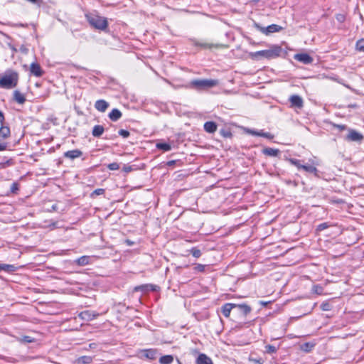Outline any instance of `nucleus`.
Returning a JSON list of instances; mask_svg holds the SVG:
<instances>
[{"mask_svg": "<svg viewBox=\"0 0 364 364\" xmlns=\"http://www.w3.org/2000/svg\"><path fill=\"white\" fill-rule=\"evenodd\" d=\"M92 360H93L92 357H91V356L83 355V356L79 357L76 360V363L77 364H90L92 362Z\"/></svg>", "mask_w": 364, "mask_h": 364, "instance_id": "28", "label": "nucleus"}, {"mask_svg": "<svg viewBox=\"0 0 364 364\" xmlns=\"http://www.w3.org/2000/svg\"><path fill=\"white\" fill-rule=\"evenodd\" d=\"M58 210V205L57 204H53L51 205L50 208L48 210V211H57Z\"/></svg>", "mask_w": 364, "mask_h": 364, "instance_id": "49", "label": "nucleus"}, {"mask_svg": "<svg viewBox=\"0 0 364 364\" xmlns=\"http://www.w3.org/2000/svg\"><path fill=\"white\" fill-rule=\"evenodd\" d=\"M277 350V348L272 345H267L265 346V352L269 354L276 353Z\"/></svg>", "mask_w": 364, "mask_h": 364, "instance_id": "36", "label": "nucleus"}, {"mask_svg": "<svg viewBox=\"0 0 364 364\" xmlns=\"http://www.w3.org/2000/svg\"><path fill=\"white\" fill-rule=\"evenodd\" d=\"M334 127L338 128L339 130H345L347 129V126L345 124H334Z\"/></svg>", "mask_w": 364, "mask_h": 364, "instance_id": "47", "label": "nucleus"}, {"mask_svg": "<svg viewBox=\"0 0 364 364\" xmlns=\"http://www.w3.org/2000/svg\"><path fill=\"white\" fill-rule=\"evenodd\" d=\"M89 259L88 256H82L76 260V262L78 265L85 266L89 263Z\"/></svg>", "mask_w": 364, "mask_h": 364, "instance_id": "32", "label": "nucleus"}, {"mask_svg": "<svg viewBox=\"0 0 364 364\" xmlns=\"http://www.w3.org/2000/svg\"><path fill=\"white\" fill-rule=\"evenodd\" d=\"M345 139L348 141H361L363 139V136L357 131L350 129Z\"/></svg>", "mask_w": 364, "mask_h": 364, "instance_id": "7", "label": "nucleus"}, {"mask_svg": "<svg viewBox=\"0 0 364 364\" xmlns=\"http://www.w3.org/2000/svg\"><path fill=\"white\" fill-rule=\"evenodd\" d=\"M121 117L122 112L118 109H113L109 114V119L113 122L117 121Z\"/></svg>", "mask_w": 364, "mask_h": 364, "instance_id": "23", "label": "nucleus"}, {"mask_svg": "<svg viewBox=\"0 0 364 364\" xmlns=\"http://www.w3.org/2000/svg\"><path fill=\"white\" fill-rule=\"evenodd\" d=\"M220 133L222 135H223L225 137H230L232 136V134L229 131H226L225 129H222L220 131Z\"/></svg>", "mask_w": 364, "mask_h": 364, "instance_id": "46", "label": "nucleus"}, {"mask_svg": "<svg viewBox=\"0 0 364 364\" xmlns=\"http://www.w3.org/2000/svg\"><path fill=\"white\" fill-rule=\"evenodd\" d=\"M14 100L17 103L22 105L26 102L25 96L18 90H15L14 92Z\"/></svg>", "mask_w": 364, "mask_h": 364, "instance_id": "20", "label": "nucleus"}, {"mask_svg": "<svg viewBox=\"0 0 364 364\" xmlns=\"http://www.w3.org/2000/svg\"><path fill=\"white\" fill-rule=\"evenodd\" d=\"M82 151L80 149H73L68 151L63 154V156L71 160H74L77 158L82 156Z\"/></svg>", "mask_w": 364, "mask_h": 364, "instance_id": "10", "label": "nucleus"}, {"mask_svg": "<svg viewBox=\"0 0 364 364\" xmlns=\"http://www.w3.org/2000/svg\"><path fill=\"white\" fill-rule=\"evenodd\" d=\"M118 134L122 136L123 138H127L130 135V133L129 131L127 130H125V129H120L119 132H118Z\"/></svg>", "mask_w": 364, "mask_h": 364, "instance_id": "40", "label": "nucleus"}, {"mask_svg": "<svg viewBox=\"0 0 364 364\" xmlns=\"http://www.w3.org/2000/svg\"><path fill=\"white\" fill-rule=\"evenodd\" d=\"M95 346V343H90V348H93Z\"/></svg>", "mask_w": 364, "mask_h": 364, "instance_id": "55", "label": "nucleus"}, {"mask_svg": "<svg viewBox=\"0 0 364 364\" xmlns=\"http://www.w3.org/2000/svg\"><path fill=\"white\" fill-rule=\"evenodd\" d=\"M233 308H235V304L227 303L225 304L222 308L221 311L223 316L226 318L230 316V312Z\"/></svg>", "mask_w": 364, "mask_h": 364, "instance_id": "15", "label": "nucleus"}, {"mask_svg": "<svg viewBox=\"0 0 364 364\" xmlns=\"http://www.w3.org/2000/svg\"><path fill=\"white\" fill-rule=\"evenodd\" d=\"M30 72L36 77H41L44 73L40 65L37 63H32L31 64Z\"/></svg>", "mask_w": 364, "mask_h": 364, "instance_id": "9", "label": "nucleus"}, {"mask_svg": "<svg viewBox=\"0 0 364 364\" xmlns=\"http://www.w3.org/2000/svg\"><path fill=\"white\" fill-rule=\"evenodd\" d=\"M302 169L304 170L306 172H309V173H314L315 174L316 176H317V173H318V170L317 168L314 166H311V165H304L302 166Z\"/></svg>", "mask_w": 364, "mask_h": 364, "instance_id": "31", "label": "nucleus"}, {"mask_svg": "<svg viewBox=\"0 0 364 364\" xmlns=\"http://www.w3.org/2000/svg\"><path fill=\"white\" fill-rule=\"evenodd\" d=\"M282 52V48L281 46L274 45L268 50L257 51L252 53V55L255 58L263 57L267 59H271L279 56Z\"/></svg>", "mask_w": 364, "mask_h": 364, "instance_id": "4", "label": "nucleus"}, {"mask_svg": "<svg viewBox=\"0 0 364 364\" xmlns=\"http://www.w3.org/2000/svg\"><path fill=\"white\" fill-rule=\"evenodd\" d=\"M85 16L90 25L95 29L105 31L108 28L107 19L101 16L97 11L86 13Z\"/></svg>", "mask_w": 364, "mask_h": 364, "instance_id": "1", "label": "nucleus"}, {"mask_svg": "<svg viewBox=\"0 0 364 364\" xmlns=\"http://www.w3.org/2000/svg\"><path fill=\"white\" fill-rule=\"evenodd\" d=\"M175 163H176L175 161H169L167 162V166H171L174 165Z\"/></svg>", "mask_w": 364, "mask_h": 364, "instance_id": "52", "label": "nucleus"}, {"mask_svg": "<svg viewBox=\"0 0 364 364\" xmlns=\"http://www.w3.org/2000/svg\"><path fill=\"white\" fill-rule=\"evenodd\" d=\"M204 129L208 133H214L217 129V124L214 122H206L204 124Z\"/></svg>", "mask_w": 364, "mask_h": 364, "instance_id": "22", "label": "nucleus"}, {"mask_svg": "<svg viewBox=\"0 0 364 364\" xmlns=\"http://www.w3.org/2000/svg\"><path fill=\"white\" fill-rule=\"evenodd\" d=\"M19 79L18 73L13 70H7L3 75H0V87L12 89L17 86Z\"/></svg>", "mask_w": 364, "mask_h": 364, "instance_id": "2", "label": "nucleus"}, {"mask_svg": "<svg viewBox=\"0 0 364 364\" xmlns=\"http://www.w3.org/2000/svg\"><path fill=\"white\" fill-rule=\"evenodd\" d=\"M235 308H238L244 316L247 315L251 311V307L247 304H235Z\"/></svg>", "mask_w": 364, "mask_h": 364, "instance_id": "27", "label": "nucleus"}, {"mask_svg": "<svg viewBox=\"0 0 364 364\" xmlns=\"http://www.w3.org/2000/svg\"><path fill=\"white\" fill-rule=\"evenodd\" d=\"M255 27L262 33L266 35H268L272 33L278 32L282 29V28L280 26L277 24H272L268 26L267 27H262L259 24L255 23Z\"/></svg>", "mask_w": 364, "mask_h": 364, "instance_id": "5", "label": "nucleus"}, {"mask_svg": "<svg viewBox=\"0 0 364 364\" xmlns=\"http://www.w3.org/2000/svg\"><path fill=\"white\" fill-rule=\"evenodd\" d=\"M17 267L13 264H0V272L4 271L6 272H14L16 271Z\"/></svg>", "mask_w": 364, "mask_h": 364, "instance_id": "25", "label": "nucleus"}, {"mask_svg": "<svg viewBox=\"0 0 364 364\" xmlns=\"http://www.w3.org/2000/svg\"><path fill=\"white\" fill-rule=\"evenodd\" d=\"M127 243L129 245H132L133 244L132 242H131L130 240H127Z\"/></svg>", "mask_w": 364, "mask_h": 364, "instance_id": "54", "label": "nucleus"}, {"mask_svg": "<svg viewBox=\"0 0 364 364\" xmlns=\"http://www.w3.org/2000/svg\"><path fill=\"white\" fill-rule=\"evenodd\" d=\"M336 18L338 22L342 23L345 21L346 16L342 14H336Z\"/></svg>", "mask_w": 364, "mask_h": 364, "instance_id": "45", "label": "nucleus"}, {"mask_svg": "<svg viewBox=\"0 0 364 364\" xmlns=\"http://www.w3.org/2000/svg\"><path fill=\"white\" fill-rule=\"evenodd\" d=\"M191 41L193 46L200 47L203 49H210L213 47H218V45H214L212 43L205 42H200L196 39H191Z\"/></svg>", "mask_w": 364, "mask_h": 364, "instance_id": "12", "label": "nucleus"}, {"mask_svg": "<svg viewBox=\"0 0 364 364\" xmlns=\"http://www.w3.org/2000/svg\"><path fill=\"white\" fill-rule=\"evenodd\" d=\"M262 153L266 156L277 157L280 154V151L277 149L267 147L262 150Z\"/></svg>", "mask_w": 364, "mask_h": 364, "instance_id": "18", "label": "nucleus"}, {"mask_svg": "<svg viewBox=\"0 0 364 364\" xmlns=\"http://www.w3.org/2000/svg\"><path fill=\"white\" fill-rule=\"evenodd\" d=\"M4 121H5L4 114L3 113V112H1L0 110V124H3L4 123Z\"/></svg>", "mask_w": 364, "mask_h": 364, "instance_id": "48", "label": "nucleus"}, {"mask_svg": "<svg viewBox=\"0 0 364 364\" xmlns=\"http://www.w3.org/2000/svg\"><path fill=\"white\" fill-rule=\"evenodd\" d=\"M294 59L305 64L309 65L312 63L313 58L307 53H298L294 55Z\"/></svg>", "mask_w": 364, "mask_h": 364, "instance_id": "8", "label": "nucleus"}, {"mask_svg": "<svg viewBox=\"0 0 364 364\" xmlns=\"http://www.w3.org/2000/svg\"><path fill=\"white\" fill-rule=\"evenodd\" d=\"M173 361V357L170 355H163L160 358L161 364H171Z\"/></svg>", "mask_w": 364, "mask_h": 364, "instance_id": "29", "label": "nucleus"}, {"mask_svg": "<svg viewBox=\"0 0 364 364\" xmlns=\"http://www.w3.org/2000/svg\"><path fill=\"white\" fill-rule=\"evenodd\" d=\"M289 161L292 164V165H294L295 166H296L299 169H302V166L304 165H302L301 164V161L298 159H289Z\"/></svg>", "mask_w": 364, "mask_h": 364, "instance_id": "35", "label": "nucleus"}, {"mask_svg": "<svg viewBox=\"0 0 364 364\" xmlns=\"http://www.w3.org/2000/svg\"><path fill=\"white\" fill-rule=\"evenodd\" d=\"M356 49L360 52H364V38L360 39L356 42Z\"/></svg>", "mask_w": 364, "mask_h": 364, "instance_id": "33", "label": "nucleus"}, {"mask_svg": "<svg viewBox=\"0 0 364 364\" xmlns=\"http://www.w3.org/2000/svg\"><path fill=\"white\" fill-rule=\"evenodd\" d=\"M248 132L254 136H262L269 139H272L274 136L269 132H264L262 130L256 131V130H249Z\"/></svg>", "mask_w": 364, "mask_h": 364, "instance_id": "17", "label": "nucleus"}, {"mask_svg": "<svg viewBox=\"0 0 364 364\" xmlns=\"http://www.w3.org/2000/svg\"><path fill=\"white\" fill-rule=\"evenodd\" d=\"M109 107V103L104 100H99L96 101L95 107L97 110L104 112Z\"/></svg>", "mask_w": 364, "mask_h": 364, "instance_id": "16", "label": "nucleus"}, {"mask_svg": "<svg viewBox=\"0 0 364 364\" xmlns=\"http://www.w3.org/2000/svg\"><path fill=\"white\" fill-rule=\"evenodd\" d=\"M19 341L23 343H30L34 341V338L28 336H24L22 338H19Z\"/></svg>", "mask_w": 364, "mask_h": 364, "instance_id": "37", "label": "nucleus"}, {"mask_svg": "<svg viewBox=\"0 0 364 364\" xmlns=\"http://www.w3.org/2000/svg\"><path fill=\"white\" fill-rule=\"evenodd\" d=\"M142 356L149 360H155L157 357V350L156 349H146L141 351Z\"/></svg>", "mask_w": 364, "mask_h": 364, "instance_id": "14", "label": "nucleus"}, {"mask_svg": "<svg viewBox=\"0 0 364 364\" xmlns=\"http://www.w3.org/2000/svg\"><path fill=\"white\" fill-rule=\"evenodd\" d=\"M105 189L103 188H97V189H95L92 193V196L93 197L94 196H100V195H102L104 193H105Z\"/></svg>", "mask_w": 364, "mask_h": 364, "instance_id": "41", "label": "nucleus"}, {"mask_svg": "<svg viewBox=\"0 0 364 364\" xmlns=\"http://www.w3.org/2000/svg\"><path fill=\"white\" fill-rule=\"evenodd\" d=\"M107 168L111 171H115V170H118L119 168V165L117 163L114 162V163L108 164Z\"/></svg>", "mask_w": 364, "mask_h": 364, "instance_id": "39", "label": "nucleus"}, {"mask_svg": "<svg viewBox=\"0 0 364 364\" xmlns=\"http://www.w3.org/2000/svg\"><path fill=\"white\" fill-rule=\"evenodd\" d=\"M156 148L164 151H168L171 149V146L168 143H157L156 145Z\"/></svg>", "mask_w": 364, "mask_h": 364, "instance_id": "30", "label": "nucleus"}, {"mask_svg": "<svg viewBox=\"0 0 364 364\" xmlns=\"http://www.w3.org/2000/svg\"><path fill=\"white\" fill-rule=\"evenodd\" d=\"M197 364H213L212 360L205 354H200L196 360Z\"/></svg>", "mask_w": 364, "mask_h": 364, "instance_id": "21", "label": "nucleus"}, {"mask_svg": "<svg viewBox=\"0 0 364 364\" xmlns=\"http://www.w3.org/2000/svg\"><path fill=\"white\" fill-rule=\"evenodd\" d=\"M314 346L315 343L311 342H306L301 345L300 349L305 353H309L313 350Z\"/></svg>", "mask_w": 364, "mask_h": 364, "instance_id": "26", "label": "nucleus"}, {"mask_svg": "<svg viewBox=\"0 0 364 364\" xmlns=\"http://www.w3.org/2000/svg\"><path fill=\"white\" fill-rule=\"evenodd\" d=\"M218 85V80L214 79H196L190 82V87L198 91L205 90Z\"/></svg>", "mask_w": 364, "mask_h": 364, "instance_id": "3", "label": "nucleus"}, {"mask_svg": "<svg viewBox=\"0 0 364 364\" xmlns=\"http://www.w3.org/2000/svg\"><path fill=\"white\" fill-rule=\"evenodd\" d=\"M11 131L8 126L1 124L0 127V139H5L10 136Z\"/></svg>", "mask_w": 364, "mask_h": 364, "instance_id": "19", "label": "nucleus"}, {"mask_svg": "<svg viewBox=\"0 0 364 364\" xmlns=\"http://www.w3.org/2000/svg\"><path fill=\"white\" fill-rule=\"evenodd\" d=\"M190 252L196 258H198V257H200L201 256V251H200V250H199L197 247H193L190 250Z\"/></svg>", "mask_w": 364, "mask_h": 364, "instance_id": "34", "label": "nucleus"}, {"mask_svg": "<svg viewBox=\"0 0 364 364\" xmlns=\"http://www.w3.org/2000/svg\"><path fill=\"white\" fill-rule=\"evenodd\" d=\"M10 190L12 193H16L18 190V184L17 183H13L11 186Z\"/></svg>", "mask_w": 364, "mask_h": 364, "instance_id": "43", "label": "nucleus"}, {"mask_svg": "<svg viewBox=\"0 0 364 364\" xmlns=\"http://www.w3.org/2000/svg\"><path fill=\"white\" fill-rule=\"evenodd\" d=\"M321 309L323 310V311H331V309H332V306L331 305L330 303L327 302V301H325V302H323L321 304Z\"/></svg>", "mask_w": 364, "mask_h": 364, "instance_id": "38", "label": "nucleus"}, {"mask_svg": "<svg viewBox=\"0 0 364 364\" xmlns=\"http://www.w3.org/2000/svg\"><path fill=\"white\" fill-rule=\"evenodd\" d=\"M289 102L291 104V106L301 108L303 107V100L302 98L296 95H291L289 98Z\"/></svg>", "mask_w": 364, "mask_h": 364, "instance_id": "11", "label": "nucleus"}, {"mask_svg": "<svg viewBox=\"0 0 364 364\" xmlns=\"http://www.w3.org/2000/svg\"><path fill=\"white\" fill-rule=\"evenodd\" d=\"M6 144H0V151H4L6 149Z\"/></svg>", "mask_w": 364, "mask_h": 364, "instance_id": "51", "label": "nucleus"}, {"mask_svg": "<svg viewBox=\"0 0 364 364\" xmlns=\"http://www.w3.org/2000/svg\"><path fill=\"white\" fill-rule=\"evenodd\" d=\"M5 164H6V165H9V161H7L5 163Z\"/></svg>", "mask_w": 364, "mask_h": 364, "instance_id": "56", "label": "nucleus"}, {"mask_svg": "<svg viewBox=\"0 0 364 364\" xmlns=\"http://www.w3.org/2000/svg\"><path fill=\"white\" fill-rule=\"evenodd\" d=\"M348 107L356 108L358 107V105L356 104H350L348 105Z\"/></svg>", "mask_w": 364, "mask_h": 364, "instance_id": "53", "label": "nucleus"}, {"mask_svg": "<svg viewBox=\"0 0 364 364\" xmlns=\"http://www.w3.org/2000/svg\"><path fill=\"white\" fill-rule=\"evenodd\" d=\"M134 291H141L143 293H146L150 291H155V286L149 284H142L139 286H136L134 289Z\"/></svg>", "mask_w": 364, "mask_h": 364, "instance_id": "13", "label": "nucleus"}, {"mask_svg": "<svg viewBox=\"0 0 364 364\" xmlns=\"http://www.w3.org/2000/svg\"><path fill=\"white\" fill-rule=\"evenodd\" d=\"M104 131L105 129L102 125H95L92 129V134L95 137H100L104 133Z\"/></svg>", "mask_w": 364, "mask_h": 364, "instance_id": "24", "label": "nucleus"}, {"mask_svg": "<svg viewBox=\"0 0 364 364\" xmlns=\"http://www.w3.org/2000/svg\"><path fill=\"white\" fill-rule=\"evenodd\" d=\"M100 314L95 311L86 310L79 314L78 316L83 321H90L95 319L99 316Z\"/></svg>", "mask_w": 364, "mask_h": 364, "instance_id": "6", "label": "nucleus"}, {"mask_svg": "<svg viewBox=\"0 0 364 364\" xmlns=\"http://www.w3.org/2000/svg\"><path fill=\"white\" fill-rule=\"evenodd\" d=\"M205 268V265L201 264H198L195 266L194 269L198 272H204Z\"/></svg>", "mask_w": 364, "mask_h": 364, "instance_id": "42", "label": "nucleus"}, {"mask_svg": "<svg viewBox=\"0 0 364 364\" xmlns=\"http://www.w3.org/2000/svg\"><path fill=\"white\" fill-rule=\"evenodd\" d=\"M328 228V225L326 223H321L317 227V230L322 231Z\"/></svg>", "mask_w": 364, "mask_h": 364, "instance_id": "44", "label": "nucleus"}, {"mask_svg": "<svg viewBox=\"0 0 364 364\" xmlns=\"http://www.w3.org/2000/svg\"><path fill=\"white\" fill-rule=\"evenodd\" d=\"M123 170H124L125 172L128 173V172H130V171L132 170V167H131V166H125L123 168Z\"/></svg>", "mask_w": 364, "mask_h": 364, "instance_id": "50", "label": "nucleus"}]
</instances>
